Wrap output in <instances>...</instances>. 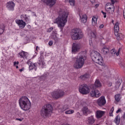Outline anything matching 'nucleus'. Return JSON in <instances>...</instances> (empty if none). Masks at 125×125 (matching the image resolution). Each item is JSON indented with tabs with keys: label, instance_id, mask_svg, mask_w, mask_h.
Masks as SVG:
<instances>
[{
	"label": "nucleus",
	"instance_id": "43",
	"mask_svg": "<svg viewBox=\"0 0 125 125\" xmlns=\"http://www.w3.org/2000/svg\"><path fill=\"white\" fill-rule=\"evenodd\" d=\"M101 12H102V13H103V14L104 15V18H106V17H107V16L106 15V12H104L103 11H102Z\"/></svg>",
	"mask_w": 125,
	"mask_h": 125
},
{
	"label": "nucleus",
	"instance_id": "59",
	"mask_svg": "<svg viewBox=\"0 0 125 125\" xmlns=\"http://www.w3.org/2000/svg\"><path fill=\"white\" fill-rule=\"evenodd\" d=\"M92 34H93V35H94V33L93 32H92Z\"/></svg>",
	"mask_w": 125,
	"mask_h": 125
},
{
	"label": "nucleus",
	"instance_id": "36",
	"mask_svg": "<svg viewBox=\"0 0 125 125\" xmlns=\"http://www.w3.org/2000/svg\"><path fill=\"white\" fill-rule=\"evenodd\" d=\"M74 112H75V111H74V110L69 109L68 110H66L64 113L66 115H71L72 114H74Z\"/></svg>",
	"mask_w": 125,
	"mask_h": 125
},
{
	"label": "nucleus",
	"instance_id": "32",
	"mask_svg": "<svg viewBox=\"0 0 125 125\" xmlns=\"http://www.w3.org/2000/svg\"><path fill=\"white\" fill-rule=\"evenodd\" d=\"M94 85L96 87H101V86H102L101 83H100V81H99V80H97L96 81Z\"/></svg>",
	"mask_w": 125,
	"mask_h": 125
},
{
	"label": "nucleus",
	"instance_id": "15",
	"mask_svg": "<svg viewBox=\"0 0 125 125\" xmlns=\"http://www.w3.org/2000/svg\"><path fill=\"white\" fill-rule=\"evenodd\" d=\"M15 4L12 1H9L6 4V7L8 8L9 10H14V7Z\"/></svg>",
	"mask_w": 125,
	"mask_h": 125
},
{
	"label": "nucleus",
	"instance_id": "2",
	"mask_svg": "<svg viewBox=\"0 0 125 125\" xmlns=\"http://www.w3.org/2000/svg\"><path fill=\"white\" fill-rule=\"evenodd\" d=\"M86 60V52H81L77 57L73 65L75 69H82L84 65V60Z\"/></svg>",
	"mask_w": 125,
	"mask_h": 125
},
{
	"label": "nucleus",
	"instance_id": "48",
	"mask_svg": "<svg viewBox=\"0 0 125 125\" xmlns=\"http://www.w3.org/2000/svg\"><path fill=\"white\" fill-rule=\"evenodd\" d=\"M100 29H103L104 28V24H101L99 26Z\"/></svg>",
	"mask_w": 125,
	"mask_h": 125
},
{
	"label": "nucleus",
	"instance_id": "14",
	"mask_svg": "<svg viewBox=\"0 0 125 125\" xmlns=\"http://www.w3.org/2000/svg\"><path fill=\"white\" fill-rule=\"evenodd\" d=\"M81 48V45L78 43H74L72 45V52H78Z\"/></svg>",
	"mask_w": 125,
	"mask_h": 125
},
{
	"label": "nucleus",
	"instance_id": "31",
	"mask_svg": "<svg viewBox=\"0 0 125 125\" xmlns=\"http://www.w3.org/2000/svg\"><path fill=\"white\" fill-rule=\"evenodd\" d=\"M114 122H115V124H116V125H120V122H121V117H120V116L117 115L115 117V120H114Z\"/></svg>",
	"mask_w": 125,
	"mask_h": 125
},
{
	"label": "nucleus",
	"instance_id": "54",
	"mask_svg": "<svg viewBox=\"0 0 125 125\" xmlns=\"http://www.w3.org/2000/svg\"><path fill=\"white\" fill-rule=\"evenodd\" d=\"M91 2H92V3H94V2H95V1L94 0H90Z\"/></svg>",
	"mask_w": 125,
	"mask_h": 125
},
{
	"label": "nucleus",
	"instance_id": "40",
	"mask_svg": "<svg viewBox=\"0 0 125 125\" xmlns=\"http://www.w3.org/2000/svg\"><path fill=\"white\" fill-rule=\"evenodd\" d=\"M106 84H107V86H112V82H111L109 81H107Z\"/></svg>",
	"mask_w": 125,
	"mask_h": 125
},
{
	"label": "nucleus",
	"instance_id": "12",
	"mask_svg": "<svg viewBox=\"0 0 125 125\" xmlns=\"http://www.w3.org/2000/svg\"><path fill=\"white\" fill-rule=\"evenodd\" d=\"M27 64L29 65V69L30 70H33L34 69L35 71H37V68L38 67V65L37 63H34L31 61H28L27 62Z\"/></svg>",
	"mask_w": 125,
	"mask_h": 125
},
{
	"label": "nucleus",
	"instance_id": "9",
	"mask_svg": "<svg viewBox=\"0 0 125 125\" xmlns=\"http://www.w3.org/2000/svg\"><path fill=\"white\" fill-rule=\"evenodd\" d=\"M105 9L108 14L111 15L114 13L115 6H112L111 3H107L105 5Z\"/></svg>",
	"mask_w": 125,
	"mask_h": 125
},
{
	"label": "nucleus",
	"instance_id": "19",
	"mask_svg": "<svg viewBox=\"0 0 125 125\" xmlns=\"http://www.w3.org/2000/svg\"><path fill=\"white\" fill-rule=\"evenodd\" d=\"M82 112L83 114L85 116H87L89 114H91V111L88 109V108L86 106L83 107L82 109Z\"/></svg>",
	"mask_w": 125,
	"mask_h": 125
},
{
	"label": "nucleus",
	"instance_id": "57",
	"mask_svg": "<svg viewBox=\"0 0 125 125\" xmlns=\"http://www.w3.org/2000/svg\"><path fill=\"white\" fill-rule=\"evenodd\" d=\"M16 69H18V68H19L18 65H16Z\"/></svg>",
	"mask_w": 125,
	"mask_h": 125
},
{
	"label": "nucleus",
	"instance_id": "30",
	"mask_svg": "<svg viewBox=\"0 0 125 125\" xmlns=\"http://www.w3.org/2000/svg\"><path fill=\"white\" fill-rule=\"evenodd\" d=\"M5 29V26L4 25L2 24L0 26V36H1L2 34H3V32H4V30Z\"/></svg>",
	"mask_w": 125,
	"mask_h": 125
},
{
	"label": "nucleus",
	"instance_id": "6",
	"mask_svg": "<svg viewBox=\"0 0 125 125\" xmlns=\"http://www.w3.org/2000/svg\"><path fill=\"white\" fill-rule=\"evenodd\" d=\"M72 35V40H81L83 37V33L80 29L75 28L73 30Z\"/></svg>",
	"mask_w": 125,
	"mask_h": 125
},
{
	"label": "nucleus",
	"instance_id": "29",
	"mask_svg": "<svg viewBox=\"0 0 125 125\" xmlns=\"http://www.w3.org/2000/svg\"><path fill=\"white\" fill-rule=\"evenodd\" d=\"M103 54H107L109 53V48L107 47H104L102 50Z\"/></svg>",
	"mask_w": 125,
	"mask_h": 125
},
{
	"label": "nucleus",
	"instance_id": "18",
	"mask_svg": "<svg viewBox=\"0 0 125 125\" xmlns=\"http://www.w3.org/2000/svg\"><path fill=\"white\" fill-rule=\"evenodd\" d=\"M45 2L46 5H49L50 7H52L56 3V0H46Z\"/></svg>",
	"mask_w": 125,
	"mask_h": 125
},
{
	"label": "nucleus",
	"instance_id": "10",
	"mask_svg": "<svg viewBox=\"0 0 125 125\" xmlns=\"http://www.w3.org/2000/svg\"><path fill=\"white\" fill-rule=\"evenodd\" d=\"M90 95L91 97H99L101 95V93L98 90L92 89L90 92Z\"/></svg>",
	"mask_w": 125,
	"mask_h": 125
},
{
	"label": "nucleus",
	"instance_id": "53",
	"mask_svg": "<svg viewBox=\"0 0 125 125\" xmlns=\"http://www.w3.org/2000/svg\"><path fill=\"white\" fill-rule=\"evenodd\" d=\"M27 28H28V29H31V25H27Z\"/></svg>",
	"mask_w": 125,
	"mask_h": 125
},
{
	"label": "nucleus",
	"instance_id": "11",
	"mask_svg": "<svg viewBox=\"0 0 125 125\" xmlns=\"http://www.w3.org/2000/svg\"><path fill=\"white\" fill-rule=\"evenodd\" d=\"M97 104L99 106L102 107L106 104V100H105V97H101L97 101Z\"/></svg>",
	"mask_w": 125,
	"mask_h": 125
},
{
	"label": "nucleus",
	"instance_id": "23",
	"mask_svg": "<svg viewBox=\"0 0 125 125\" xmlns=\"http://www.w3.org/2000/svg\"><path fill=\"white\" fill-rule=\"evenodd\" d=\"M39 65H42V68H43V66H45V63L44 62L43 56H41L39 58Z\"/></svg>",
	"mask_w": 125,
	"mask_h": 125
},
{
	"label": "nucleus",
	"instance_id": "44",
	"mask_svg": "<svg viewBox=\"0 0 125 125\" xmlns=\"http://www.w3.org/2000/svg\"><path fill=\"white\" fill-rule=\"evenodd\" d=\"M120 51H121V48H119L118 49V51H117V52H116V56H119V55H120Z\"/></svg>",
	"mask_w": 125,
	"mask_h": 125
},
{
	"label": "nucleus",
	"instance_id": "25",
	"mask_svg": "<svg viewBox=\"0 0 125 125\" xmlns=\"http://www.w3.org/2000/svg\"><path fill=\"white\" fill-rule=\"evenodd\" d=\"M120 23L119 22H116L114 27V33H118L120 31V27H119Z\"/></svg>",
	"mask_w": 125,
	"mask_h": 125
},
{
	"label": "nucleus",
	"instance_id": "16",
	"mask_svg": "<svg viewBox=\"0 0 125 125\" xmlns=\"http://www.w3.org/2000/svg\"><path fill=\"white\" fill-rule=\"evenodd\" d=\"M18 57L20 58H23V59H27V58L28 57V53L21 51L18 54Z\"/></svg>",
	"mask_w": 125,
	"mask_h": 125
},
{
	"label": "nucleus",
	"instance_id": "42",
	"mask_svg": "<svg viewBox=\"0 0 125 125\" xmlns=\"http://www.w3.org/2000/svg\"><path fill=\"white\" fill-rule=\"evenodd\" d=\"M52 30H53V27H50L49 28H48L47 29V32L48 33H50V32H51V31H52Z\"/></svg>",
	"mask_w": 125,
	"mask_h": 125
},
{
	"label": "nucleus",
	"instance_id": "1",
	"mask_svg": "<svg viewBox=\"0 0 125 125\" xmlns=\"http://www.w3.org/2000/svg\"><path fill=\"white\" fill-rule=\"evenodd\" d=\"M68 16H69V12L61 11L59 17L55 20L54 23L58 24V27H64L67 23Z\"/></svg>",
	"mask_w": 125,
	"mask_h": 125
},
{
	"label": "nucleus",
	"instance_id": "7",
	"mask_svg": "<svg viewBox=\"0 0 125 125\" xmlns=\"http://www.w3.org/2000/svg\"><path fill=\"white\" fill-rule=\"evenodd\" d=\"M65 95V92L61 89L54 91L51 93V96L54 99L62 98Z\"/></svg>",
	"mask_w": 125,
	"mask_h": 125
},
{
	"label": "nucleus",
	"instance_id": "56",
	"mask_svg": "<svg viewBox=\"0 0 125 125\" xmlns=\"http://www.w3.org/2000/svg\"><path fill=\"white\" fill-rule=\"evenodd\" d=\"M95 6H96V7H98V6H99V4H96L95 5Z\"/></svg>",
	"mask_w": 125,
	"mask_h": 125
},
{
	"label": "nucleus",
	"instance_id": "22",
	"mask_svg": "<svg viewBox=\"0 0 125 125\" xmlns=\"http://www.w3.org/2000/svg\"><path fill=\"white\" fill-rule=\"evenodd\" d=\"M39 65H42V68H43V66H45V63L44 62L43 56H41L39 58Z\"/></svg>",
	"mask_w": 125,
	"mask_h": 125
},
{
	"label": "nucleus",
	"instance_id": "34",
	"mask_svg": "<svg viewBox=\"0 0 125 125\" xmlns=\"http://www.w3.org/2000/svg\"><path fill=\"white\" fill-rule=\"evenodd\" d=\"M121 95L120 94L115 95V100L117 102H120V101H121Z\"/></svg>",
	"mask_w": 125,
	"mask_h": 125
},
{
	"label": "nucleus",
	"instance_id": "17",
	"mask_svg": "<svg viewBox=\"0 0 125 125\" xmlns=\"http://www.w3.org/2000/svg\"><path fill=\"white\" fill-rule=\"evenodd\" d=\"M105 112L102 110H97L96 112V117L97 119H100L105 115Z\"/></svg>",
	"mask_w": 125,
	"mask_h": 125
},
{
	"label": "nucleus",
	"instance_id": "38",
	"mask_svg": "<svg viewBox=\"0 0 125 125\" xmlns=\"http://www.w3.org/2000/svg\"><path fill=\"white\" fill-rule=\"evenodd\" d=\"M69 3H70L71 6H75V0H69Z\"/></svg>",
	"mask_w": 125,
	"mask_h": 125
},
{
	"label": "nucleus",
	"instance_id": "52",
	"mask_svg": "<svg viewBox=\"0 0 125 125\" xmlns=\"http://www.w3.org/2000/svg\"><path fill=\"white\" fill-rule=\"evenodd\" d=\"M19 71H20V72H22V71H24V68H21V69H20L19 70Z\"/></svg>",
	"mask_w": 125,
	"mask_h": 125
},
{
	"label": "nucleus",
	"instance_id": "4",
	"mask_svg": "<svg viewBox=\"0 0 125 125\" xmlns=\"http://www.w3.org/2000/svg\"><path fill=\"white\" fill-rule=\"evenodd\" d=\"M52 111H53L52 105L48 104L42 106L41 110V115L43 118H47L49 116H50Z\"/></svg>",
	"mask_w": 125,
	"mask_h": 125
},
{
	"label": "nucleus",
	"instance_id": "60",
	"mask_svg": "<svg viewBox=\"0 0 125 125\" xmlns=\"http://www.w3.org/2000/svg\"><path fill=\"white\" fill-rule=\"evenodd\" d=\"M114 22V21H112V23Z\"/></svg>",
	"mask_w": 125,
	"mask_h": 125
},
{
	"label": "nucleus",
	"instance_id": "21",
	"mask_svg": "<svg viewBox=\"0 0 125 125\" xmlns=\"http://www.w3.org/2000/svg\"><path fill=\"white\" fill-rule=\"evenodd\" d=\"M87 122L88 125H93L95 123V119H94V117L93 116H91L87 118Z\"/></svg>",
	"mask_w": 125,
	"mask_h": 125
},
{
	"label": "nucleus",
	"instance_id": "39",
	"mask_svg": "<svg viewBox=\"0 0 125 125\" xmlns=\"http://www.w3.org/2000/svg\"><path fill=\"white\" fill-rule=\"evenodd\" d=\"M120 85H121V83L120 81H117L116 83L115 87H116V88H119V87H120Z\"/></svg>",
	"mask_w": 125,
	"mask_h": 125
},
{
	"label": "nucleus",
	"instance_id": "45",
	"mask_svg": "<svg viewBox=\"0 0 125 125\" xmlns=\"http://www.w3.org/2000/svg\"><path fill=\"white\" fill-rule=\"evenodd\" d=\"M119 65L122 68H125V64L124 63V62L120 63Z\"/></svg>",
	"mask_w": 125,
	"mask_h": 125
},
{
	"label": "nucleus",
	"instance_id": "28",
	"mask_svg": "<svg viewBox=\"0 0 125 125\" xmlns=\"http://www.w3.org/2000/svg\"><path fill=\"white\" fill-rule=\"evenodd\" d=\"M21 18L25 20L27 23H30V19L27 17V15H21Z\"/></svg>",
	"mask_w": 125,
	"mask_h": 125
},
{
	"label": "nucleus",
	"instance_id": "47",
	"mask_svg": "<svg viewBox=\"0 0 125 125\" xmlns=\"http://www.w3.org/2000/svg\"><path fill=\"white\" fill-rule=\"evenodd\" d=\"M19 64V62H14V66H16Z\"/></svg>",
	"mask_w": 125,
	"mask_h": 125
},
{
	"label": "nucleus",
	"instance_id": "27",
	"mask_svg": "<svg viewBox=\"0 0 125 125\" xmlns=\"http://www.w3.org/2000/svg\"><path fill=\"white\" fill-rule=\"evenodd\" d=\"M70 108V106L68 104L63 105L62 107L61 108V112H65L66 110Z\"/></svg>",
	"mask_w": 125,
	"mask_h": 125
},
{
	"label": "nucleus",
	"instance_id": "58",
	"mask_svg": "<svg viewBox=\"0 0 125 125\" xmlns=\"http://www.w3.org/2000/svg\"><path fill=\"white\" fill-rule=\"evenodd\" d=\"M77 115H80V112H77Z\"/></svg>",
	"mask_w": 125,
	"mask_h": 125
},
{
	"label": "nucleus",
	"instance_id": "46",
	"mask_svg": "<svg viewBox=\"0 0 125 125\" xmlns=\"http://www.w3.org/2000/svg\"><path fill=\"white\" fill-rule=\"evenodd\" d=\"M49 45H50V46H51V45H52V44H53V42L52 41H50L48 43Z\"/></svg>",
	"mask_w": 125,
	"mask_h": 125
},
{
	"label": "nucleus",
	"instance_id": "3",
	"mask_svg": "<svg viewBox=\"0 0 125 125\" xmlns=\"http://www.w3.org/2000/svg\"><path fill=\"white\" fill-rule=\"evenodd\" d=\"M19 105L23 111H28L31 108V102L26 96L21 97L19 101Z\"/></svg>",
	"mask_w": 125,
	"mask_h": 125
},
{
	"label": "nucleus",
	"instance_id": "8",
	"mask_svg": "<svg viewBox=\"0 0 125 125\" xmlns=\"http://www.w3.org/2000/svg\"><path fill=\"white\" fill-rule=\"evenodd\" d=\"M79 90L81 94L86 95L90 92V89L86 84H83L79 86Z\"/></svg>",
	"mask_w": 125,
	"mask_h": 125
},
{
	"label": "nucleus",
	"instance_id": "35",
	"mask_svg": "<svg viewBox=\"0 0 125 125\" xmlns=\"http://www.w3.org/2000/svg\"><path fill=\"white\" fill-rule=\"evenodd\" d=\"M97 23V18L95 17H93L92 19V24L93 26H95Z\"/></svg>",
	"mask_w": 125,
	"mask_h": 125
},
{
	"label": "nucleus",
	"instance_id": "33",
	"mask_svg": "<svg viewBox=\"0 0 125 125\" xmlns=\"http://www.w3.org/2000/svg\"><path fill=\"white\" fill-rule=\"evenodd\" d=\"M88 78H89V75L88 74H85L80 76V79L83 80L88 79Z\"/></svg>",
	"mask_w": 125,
	"mask_h": 125
},
{
	"label": "nucleus",
	"instance_id": "51",
	"mask_svg": "<svg viewBox=\"0 0 125 125\" xmlns=\"http://www.w3.org/2000/svg\"><path fill=\"white\" fill-rule=\"evenodd\" d=\"M23 119H19V118H16V120L17 121H20V122H22V120Z\"/></svg>",
	"mask_w": 125,
	"mask_h": 125
},
{
	"label": "nucleus",
	"instance_id": "5",
	"mask_svg": "<svg viewBox=\"0 0 125 125\" xmlns=\"http://www.w3.org/2000/svg\"><path fill=\"white\" fill-rule=\"evenodd\" d=\"M92 59L94 62L99 64V65H103V59L100 53L97 51H94L92 53Z\"/></svg>",
	"mask_w": 125,
	"mask_h": 125
},
{
	"label": "nucleus",
	"instance_id": "55",
	"mask_svg": "<svg viewBox=\"0 0 125 125\" xmlns=\"http://www.w3.org/2000/svg\"><path fill=\"white\" fill-rule=\"evenodd\" d=\"M38 48H39V46H36V51H38Z\"/></svg>",
	"mask_w": 125,
	"mask_h": 125
},
{
	"label": "nucleus",
	"instance_id": "49",
	"mask_svg": "<svg viewBox=\"0 0 125 125\" xmlns=\"http://www.w3.org/2000/svg\"><path fill=\"white\" fill-rule=\"evenodd\" d=\"M120 112H122L121 108H119L118 110L116 111V113L118 114V113H120Z\"/></svg>",
	"mask_w": 125,
	"mask_h": 125
},
{
	"label": "nucleus",
	"instance_id": "20",
	"mask_svg": "<svg viewBox=\"0 0 125 125\" xmlns=\"http://www.w3.org/2000/svg\"><path fill=\"white\" fill-rule=\"evenodd\" d=\"M80 17L82 23H86L87 21V16L85 14H80Z\"/></svg>",
	"mask_w": 125,
	"mask_h": 125
},
{
	"label": "nucleus",
	"instance_id": "13",
	"mask_svg": "<svg viewBox=\"0 0 125 125\" xmlns=\"http://www.w3.org/2000/svg\"><path fill=\"white\" fill-rule=\"evenodd\" d=\"M16 23L18 24L21 29L25 28V26H26V22L22 20H16Z\"/></svg>",
	"mask_w": 125,
	"mask_h": 125
},
{
	"label": "nucleus",
	"instance_id": "41",
	"mask_svg": "<svg viewBox=\"0 0 125 125\" xmlns=\"http://www.w3.org/2000/svg\"><path fill=\"white\" fill-rule=\"evenodd\" d=\"M110 53L111 54H116V50H115L114 49H112L110 51Z\"/></svg>",
	"mask_w": 125,
	"mask_h": 125
},
{
	"label": "nucleus",
	"instance_id": "24",
	"mask_svg": "<svg viewBox=\"0 0 125 125\" xmlns=\"http://www.w3.org/2000/svg\"><path fill=\"white\" fill-rule=\"evenodd\" d=\"M116 37H117V39L119 41L123 40L124 39V35L122 33H119V32L114 33Z\"/></svg>",
	"mask_w": 125,
	"mask_h": 125
},
{
	"label": "nucleus",
	"instance_id": "50",
	"mask_svg": "<svg viewBox=\"0 0 125 125\" xmlns=\"http://www.w3.org/2000/svg\"><path fill=\"white\" fill-rule=\"evenodd\" d=\"M111 6H112V4H113V5H114V4H115V1H114V0H111Z\"/></svg>",
	"mask_w": 125,
	"mask_h": 125
},
{
	"label": "nucleus",
	"instance_id": "37",
	"mask_svg": "<svg viewBox=\"0 0 125 125\" xmlns=\"http://www.w3.org/2000/svg\"><path fill=\"white\" fill-rule=\"evenodd\" d=\"M114 112V106H113L109 111V116L110 117H113L114 115H113V113Z\"/></svg>",
	"mask_w": 125,
	"mask_h": 125
},
{
	"label": "nucleus",
	"instance_id": "26",
	"mask_svg": "<svg viewBox=\"0 0 125 125\" xmlns=\"http://www.w3.org/2000/svg\"><path fill=\"white\" fill-rule=\"evenodd\" d=\"M51 39L55 41V42H58V39L57 38V36H56V33L53 32L52 36L51 37Z\"/></svg>",
	"mask_w": 125,
	"mask_h": 125
}]
</instances>
